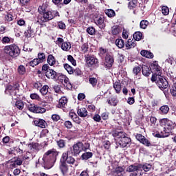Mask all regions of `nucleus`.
<instances>
[{
  "label": "nucleus",
  "instance_id": "1",
  "mask_svg": "<svg viewBox=\"0 0 176 176\" xmlns=\"http://www.w3.org/2000/svg\"><path fill=\"white\" fill-rule=\"evenodd\" d=\"M58 151L55 148H52L45 152L43 156L42 162L40 163L41 166L45 170H50L54 163L57 162V156H58Z\"/></svg>",
  "mask_w": 176,
  "mask_h": 176
},
{
  "label": "nucleus",
  "instance_id": "2",
  "mask_svg": "<svg viewBox=\"0 0 176 176\" xmlns=\"http://www.w3.org/2000/svg\"><path fill=\"white\" fill-rule=\"evenodd\" d=\"M112 135L116 138V144L118 147L127 148V146H130L131 139L127 137L126 133L115 131L112 133Z\"/></svg>",
  "mask_w": 176,
  "mask_h": 176
},
{
  "label": "nucleus",
  "instance_id": "3",
  "mask_svg": "<svg viewBox=\"0 0 176 176\" xmlns=\"http://www.w3.org/2000/svg\"><path fill=\"white\" fill-rule=\"evenodd\" d=\"M88 149H90V143L77 142L67 149V152L72 153V156H79L80 152H86Z\"/></svg>",
  "mask_w": 176,
  "mask_h": 176
},
{
  "label": "nucleus",
  "instance_id": "4",
  "mask_svg": "<svg viewBox=\"0 0 176 176\" xmlns=\"http://www.w3.org/2000/svg\"><path fill=\"white\" fill-rule=\"evenodd\" d=\"M3 52L5 54L10 57L11 58L16 59L20 53H21V50L20 47L16 44H10L4 47Z\"/></svg>",
  "mask_w": 176,
  "mask_h": 176
},
{
  "label": "nucleus",
  "instance_id": "5",
  "mask_svg": "<svg viewBox=\"0 0 176 176\" xmlns=\"http://www.w3.org/2000/svg\"><path fill=\"white\" fill-rule=\"evenodd\" d=\"M57 16L60 17V13L58 11L49 10L42 15H39L38 16L37 22L42 25L43 23H47L50 21V20H53V19H54V17H57Z\"/></svg>",
  "mask_w": 176,
  "mask_h": 176
},
{
  "label": "nucleus",
  "instance_id": "6",
  "mask_svg": "<svg viewBox=\"0 0 176 176\" xmlns=\"http://www.w3.org/2000/svg\"><path fill=\"white\" fill-rule=\"evenodd\" d=\"M85 61L86 66L90 71H94V69H97L100 67V60L94 55L88 54L85 56Z\"/></svg>",
  "mask_w": 176,
  "mask_h": 176
},
{
  "label": "nucleus",
  "instance_id": "7",
  "mask_svg": "<svg viewBox=\"0 0 176 176\" xmlns=\"http://www.w3.org/2000/svg\"><path fill=\"white\" fill-rule=\"evenodd\" d=\"M159 122L160 125L162 126V127H164V131H168L169 133H171V131L176 127L175 121L170 120L168 118L160 119Z\"/></svg>",
  "mask_w": 176,
  "mask_h": 176
},
{
  "label": "nucleus",
  "instance_id": "8",
  "mask_svg": "<svg viewBox=\"0 0 176 176\" xmlns=\"http://www.w3.org/2000/svg\"><path fill=\"white\" fill-rule=\"evenodd\" d=\"M8 164H10V168L13 170V168H16L17 166H21L23 164V160H21L19 157L14 156L10 160L7 162Z\"/></svg>",
  "mask_w": 176,
  "mask_h": 176
},
{
  "label": "nucleus",
  "instance_id": "9",
  "mask_svg": "<svg viewBox=\"0 0 176 176\" xmlns=\"http://www.w3.org/2000/svg\"><path fill=\"white\" fill-rule=\"evenodd\" d=\"M69 155H72V153H69L67 151L62 154L60 159H62L63 162H65L66 164L67 163V164H72L74 166V164L76 163V160L75 158H74V157L69 156Z\"/></svg>",
  "mask_w": 176,
  "mask_h": 176
},
{
  "label": "nucleus",
  "instance_id": "10",
  "mask_svg": "<svg viewBox=\"0 0 176 176\" xmlns=\"http://www.w3.org/2000/svg\"><path fill=\"white\" fill-rule=\"evenodd\" d=\"M27 107L30 112H33V113H45V112H46V109L36 104H30Z\"/></svg>",
  "mask_w": 176,
  "mask_h": 176
},
{
  "label": "nucleus",
  "instance_id": "11",
  "mask_svg": "<svg viewBox=\"0 0 176 176\" xmlns=\"http://www.w3.org/2000/svg\"><path fill=\"white\" fill-rule=\"evenodd\" d=\"M115 63V58L112 54H107L104 58V65L106 68L110 69L113 67V63Z\"/></svg>",
  "mask_w": 176,
  "mask_h": 176
},
{
  "label": "nucleus",
  "instance_id": "12",
  "mask_svg": "<svg viewBox=\"0 0 176 176\" xmlns=\"http://www.w3.org/2000/svg\"><path fill=\"white\" fill-rule=\"evenodd\" d=\"M19 87H20L19 83H15L13 85H8L6 88V93L10 94L12 96H16L17 93L16 90H19Z\"/></svg>",
  "mask_w": 176,
  "mask_h": 176
},
{
  "label": "nucleus",
  "instance_id": "13",
  "mask_svg": "<svg viewBox=\"0 0 176 176\" xmlns=\"http://www.w3.org/2000/svg\"><path fill=\"white\" fill-rule=\"evenodd\" d=\"M156 85L159 89L163 91V90L168 87V81H167L166 79L163 77H158Z\"/></svg>",
  "mask_w": 176,
  "mask_h": 176
},
{
  "label": "nucleus",
  "instance_id": "14",
  "mask_svg": "<svg viewBox=\"0 0 176 176\" xmlns=\"http://www.w3.org/2000/svg\"><path fill=\"white\" fill-rule=\"evenodd\" d=\"M105 17H104V15H98L97 16L95 17L94 19V23L96 25L99 27L101 30L105 28L106 25H105Z\"/></svg>",
  "mask_w": 176,
  "mask_h": 176
},
{
  "label": "nucleus",
  "instance_id": "15",
  "mask_svg": "<svg viewBox=\"0 0 176 176\" xmlns=\"http://www.w3.org/2000/svg\"><path fill=\"white\" fill-rule=\"evenodd\" d=\"M135 138L140 142V144H142L145 146H152V143H151V141L146 139L145 136L142 135V134L137 133Z\"/></svg>",
  "mask_w": 176,
  "mask_h": 176
},
{
  "label": "nucleus",
  "instance_id": "16",
  "mask_svg": "<svg viewBox=\"0 0 176 176\" xmlns=\"http://www.w3.org/2000/svg\"><path fill=\"white\" fill-rule=\"evenodd\" d=\"M45 76H47V79L57 80V79H60V73H57L54 70L50 69L45 72Z\"/></svg>",
  "mask_w": 176,
  "mask_h": 176
},
{
  "label": "nucleus",
  "instance_id": "17",
  "mask_svg": "<svg viewBox=\"0 0 176 176\" xmlns=\"http://www.w3.org/2000/svg\"><path fill=\"white\" fill-rule=\"evenodd\" d=\"M59 169L63 175L68 174V171H69V166L67 164V162L63 161L61 158L60 160Z\"/></svg>",
  "mask_w": 176,
  "mask_h": 176
},
{
  "label": "nucleus",
  "instance_id": "18",
  "mask_svg": "<svg viewBox=\"0 0 176 176\" xmlns=\"http://www.w3.org/2000/svg\"><path fill=\"white\" fill-rule=\"evenodd\" d=\"M33 123L35 126L41 129H46L47 127V122L43 119L37 118L33 121Z\"/></svg>",
  "mask_w": 176,
  "mask_h": 176
},
{
  "label": "nucleus",
  "instance_id": "19",
  "mask_svg": "<svg viewBox=\"0 0 176 176\" xmlns=\"http://www.w3.org/2000/svg\"><path fill=\"white\" fill-rule=\"evenodd\" d=\"M153 135H154V137H156V138H167V137H170V132L165 131L164 128V130L162 131H161L160 133H153Z\"/></svg>",
  "mask_w": 176,
  "mask_h": 176
},
{
  "label": "nucleus",
  "instance_id": "20",
  "mask_svg": "<svg viewBox=\"0 0 176 176\" xmlns=\"http://www.w3.org/2000/svg\"><path fill=\"white\" fill-rule=\"evenodd\" d=\"M23 35L26 39H29V38H34L35 36V32H34V29L29 26L28 30H25Z\"/></svg>",
  "mask_w": 176,
  "mask_h": 176
},
{
  "label": "nucleus",
  "instance_id": "21",
  "mask_svg": "<svg viewBox=\"0 0 176 176\" xmlns=\"http://www.w3.org/2000/svg\"><path fill=\"white\" fill-rule=\"evenodd\" d=\"M68 104V99L65 96L61 97V98L59 99L58 103L57 104L56 107L57 108H65V104Z\"/></svg>",
  "mask_w": 176,
  "mask_h": 176
},
{
  "label": "nucleus",
  "instance_id": "22",
  "mask_svg": "<svg viewBox=\"0 0 176 176\" xmlns=\"http://www.w3.org/2000/svg\"><path fill=\"white\" fill-rule=\"evenodd\" d=\"M69 117L71 118V119H72L74 123H76L77 124H80V123H82V120L80 119V118H79V116H78L77 114H76L75 112H70Z\"/></svg>",
  "mask_w": 176,
  "mask_h": 176
},
{
  "label": "nucleus",
  "instance_id": "23",
  "mask_svg": "<svg viewBox=\"0 0 176 176\" xmlns=\"http://www.w3.org/2000/svg\"><path fill=\"white\" fill-rule=\"evenodd\" d=\"M25 105H27V103L21 100H17L14 104V107L19 111H23Z\"/></svg>",
  "mask_w": 176,
  "mask_h": 176
},
{
  "label": "nucleus",
  "instance_id": "24",
  "mask_svg": "<svg viewBox=\"0 0 176 176\" xmlns=\"http://www.w3.org/2000/svg\"><path fill=\"white\" fill-rule=\"evenodd\" d=\"M135 46H137V43H135V40L131 38L128 39L125 43V47L127 50L134 48Z\"/></svg>",
  "mask_w": 176,
  "mask_h": 176
},
{
  "label": "nucleus",
  "instance_id": "25",
  "mask_svg": "<svg viewBox=\"0 0 176 176\" xmlns=\"http://www.w3.org/2000/svg\"><path fill=\"white\" fill-rule=\"evenodd\" d=\"M141 166H142V164H139L138 166L130 165L126 168V171H128L129 173H135V172L140 170V168H141Z\"/></svg>",
  "mask_w": 176,
  "mask_h": 176
},
{
  "label": "nucleus",
  "instance_id": "26",
  "mask_svg": "<svg viewBox=\"0 0 176 176\" xmlns=\"http://www.w3.org/2000/svg\"><path fill=\"white\" fill-rule=\"evenodd\" d=\"M108 52L109 50L107 48H104L102 47H99V50H98L99 57H101L102 58L107 57V54H110Z\"/></svg>",
  "mask_w": 176,
  "mask_h": 176
},
{
  "label": "nucleus",
  "instance_id": "27",
  "mask_svg": "<svg viewBox=\"0 0 176 176\" xmlns=\"http://www.w3.org/2000/svg\"><path fill=\"white\" fill-rule=\"evenodd\" d=\"M30 152H39V143H30L28 144Z\"/></svg>",
  "mask_w": 176,
  "mask_h": 176
},
{
  "label": "nucleus",
  "instance_id": "28",
  "mask_svg": "<svg viewBox=\"0 0 176 176\" xmlns=\"http://www.w3.org/2000/svg\"><path fill=\"white\" fill-rule=\"evenodd\" d=\"M49 10H50L47 4L45 3H43L42 6H40L38 8V12L39 14H41V16H42L43 14L46 13V12H48Z\"/></svg>",
  "mask_w": 176,
  "mask_h": 176
},
{
  "label": "nucleus",
  "instance_id": "29",
  "mask_svg": "<svg viewBox=\"0 0 176 176\" xmlns=\"http://www.w3.org/2000/svg\"><path fill=\"white\" fill-rule=\"evenodd\" d=\"M142 75H144V76H149V75H151V73L152 72V71L151 70V67L146 66V65H143L142 67Z\"/></svg>",
  "mask_w": 176,
  "mask_h": 176
},
{
  "label": "nucleus",
  "instance_id": "30",
  "mask_svg": "<svg viewBox=\"0 0 176 176\" xmlns=\"http://www.w3.org/2000/svg\"><path fill=\"white\" fill-rule=\"evenodd\" d=\"M77 113H78V116H80V118H86V116H87V113H88L87 109H86V108H85V107L78 109Z\"/></svg>",
  "mask_w": 176,
  "mask_h": 176
},
{
  "label": "nucleus",
  "instance_id": "31",
  "mask_svg": "<svg viewBox=\"0 0 176 176\" xmlns=\"http://www.w3.org/2000/svg\"><path fill=\"white\" fill-rule=\"evenodd\" d=\"M107 101L110 107H116L118 104H119V100H118V98L116 97H113L111 99L107 100Z\"/></svg>",
  "mask_w": 176,
  "mask_h": 176
},
{
  "label": "nucleus",
  "instance_id": "32",
  "mask_svg": "<svg viewBox=\"0 0 176 176\" xmlns=\"http://www.w3.org/2000/svg\"><path fill=\"white\" fill-rule=\"evenodd\" d=\"M170 111L168 105H163L160 108L159 113L160 115H167Z\"/></svg>",
  "mask_w": 176,
  "mask_h": 176
},
{
  "label": "nucleus",
  "instance_id": "33",
  "mask_svg": "<svg viewBox=\"0 0 176 176\" xmlns=\"http://www.w3.org/2000/svg\"><path fill=\"white\" fill-rule=\"evenodd\" d=\"M111 31L112 35H119V34L122 32V30L118 25H116L111 27Z\"/></svg>",
  "mask_w": 176,
  "mask_h": 176
},
{
  "label": "nucleus",
  "instance_id": "34",
  "mask_svg": "<svg viewBox=\"0 0 176 176\" xmlns=\"http://www.w3.org/2000/svg\"><path fill=\"white\" fill-rule=\"evenodd\" d=\"M47 62L51 67H53V65H56V58L52 55L50 54L47 56Z\"/></svg>",
  "mask_w": 176,
  "mask_h": 176
},
{
  "label": "nucleus",
  "instance_id": "35",
  "mask_svg": "<svg viewBox=\"0 0 176 176\" xmlns=\"http://www.w3.org/2000/svg\"><path fill=\"white\" fill-rule=\"evenodd\" d=\"M141 56L143 57H146V58H153V53L146 51V50H142L140 52Z\"/></svg>",
  "mask_w": 176,
  "mask_h": 176
},
{
  "label": "nucleus",
  "instance_id": "36",
  "mask_svg": "<svg viewBox=\"0 0 176 176\" xmlns=\"http://www.w3.org/2000/svg\"><path fill=\"white\" fill-rule=\"evenodd\" d=\"M113 87L116 90L117 94H119L122 91V84L120 82L116 81L113 83Z\"/></svg>",
  "mask_w": 176,
  "mask_h": 176
},
{
  "label": "nucleus",
  "instance_id": "37",
  "mask_svg": "<svg viewBox=\"0 0 176 176\" xmlns=\"http://www.w3.org/2000/svg\"><path fill=\"white\" fill-rule=\"evenodd\" d=\"M91 157H93L92 152H85L81 155L82 160H89V159H91Z\"/></svg>",
  "mask_w": 176,
  "mask_h": 176
},
{
  "label": "nucleus",
  "instance_id": "38",
  "mask_svg": "<svg viewBox=\"0 0 176 176\" xmlns=\"http://www.w3.org/2000/svg\"><path fill=\"white\" fill-rule=\"evenodd\" d=\"M137 3H138V0H131L129 2L128 8L130 9V10H134L135 8H137Z\"/></svg>",
  "mask_w": 176,
  "mask_h": 176
},
{
  "label": "nucleus",
  "instance_id": "39",
  "mask_svg": "<svg viewBox=\"0 0 176 176\" xmlns=\"http://www.w3.org/2000/svg\"><path fill=\"white\" fill-rule=\"evenodd\" d=\"M124 171V168L122 166H118L115 168L113 170V174L118 176H123V174H122Z\"/></svg>",
  "mask_w": 176,
  "mask_h": 176
},
{
  "label": "nucleus",
  "instance_id": "40",
  "mask_svg": "<svg viewBox=\"0 0 176 176\" xmlns=\"http://www.w3.org/2000/svg\"><path fill=\"white\" fill-rule=\"evenodd\" d=\"M14 39L9 36H4L1 39V43L3 45H8L9 43H13Z\"/></svg>",
  "mask_w": 176,
  "mask_h": 176
},
{
  "label": "nucleus",
  "instance_id": "41",
  "mask_svg": "<svg viewBox=\"0 0 176 176\" xmlns=\"http://www.w3.org/2000/svg\"><path fill=\"white\" fill-rule=\"evenodd\" d=\"M149 67L151 72H156L157 70H159L161 68L160 66H159V64L156 62L151 63Z\"/></svg>",
  "mask_w": 176,
  "mask_h": 176
},
{
  "label": "nucleus",
  "instance_id": "42",
  "mask_svg": "<svg viewBox=\"0 0 176 176\" xmlns=\"http://www.w3.org/2000/svg\"><path fill=\"white\" fill-rule=\"evenodd\" d=\"M35 155L32 151L26 152L25 155L23 157V160H30V159H34Z\"/></svg>",
  "mask_w": 176,
  "mask_h": 176
},
{
  "label": "nucleus",
  "instance_id": "43",
  "mask_svg": "<svg viewBox=\"0 0 176 176\" xmlns=\"http://www.w3.org/2000/svg\"><path fill=\"white\" fill-rule=\"evenodd\" d=\"M116 45L119 49H123L124 47V41L122 38H117L116 40Z\"/></svg>",
  "mask_w": 176,
  "mask_h": 176
},
{
  "label": "nucleus",
  "instance_id": "44",
  "mask_svg": "<svg viewBox=\"0 0 176 176\" xmlns=\"http://www.w3.org/2000/svg\"><path fill=\"white\" fill-rule=\"evenodd\" d=\"M104 13L110 18L115 17L116 16V12H115V10L112 9L105 10Z\"/></svg>",
  "mask_w": 176,
  "mask_h": 176
},
{
  "label": "nucleus",
  "instance_id": "45",
  "mask_svg": "<svg viewBox=\"0 0 176 176\" xmlns=\"http://www.w3.org/2000/svg\"><path fill=\"white\" fill-rule=\"evenodd\" d=\"M64 68L68 72L69 75H74V67L69 65L68 63L64 64Z\"/></svg>",
  "mask_w": 176,
  "mask_h": 176
},
{
  "label": "nucleus",
  "instance_id": "46",
  "mask_svg": "<svg viewBox=\"0 0 176 176\" xmlns=\"http://www.w3.org/2000/svg\"><path fill=\"white\" fill-rule=\"evenodd\" d=\"M13 14L10 12H8L6 15H4V21L6 23H10V21H13Z\"/></svg>",
  "mask_w": 176,
  "mask_h": 176
},
{
  "label": "nucleus",
  "instance_id": "47",
  "mask_svg": "<svg viewBox=\"0 0 176 176\" xmlns=\"http://www.w3.org/2000/svg\"><path fill=\"white\" fill-rule=\"evenodd\" d=\"M133 36L135 42V41L138 42L142 39V33L141 32H136L133 34Z\"/></svg>",
  "mask_w": 176,
  "mask_h": 176
},
{
  "label": "nucleus",
  "instance_id": "48",
  "mask_svg": "<svg viewBox=\"0 0 176 176\" xmlns=\"http://www.w3.org/2000/svg\"><path fill=\"white\" fill-rule=\"evenodd\" d=\"M61 49L64 52H68V50H69V49H71V43H67V42H63L61 44Z\"/></svg>",
  "mask_w": 176,
  "mask_h": 176
},
{
  "label": "nucleus",
  "instance_id": "49",
  "mask_svg": "<svg viewBox=\"0 0 176 176\" xmlns=\"http://www.w3.org/2000/svg\"><path fill=\"white\" fill-rule=\"evenodd\" d=\"M67 142L65 140L63 139H60L59 140L56 141V144L60 148V149H63V148H65Z\"/></svg>",
  "mask_w": 176,
  "mask_h": 176
},
{
  "label": "nucleus",
  "instance_id": "50",
  "mask_svg": "<svg viewBox=\"0 0 176 176\" xmlns=\"http://www.w3.org/2000/svg\"><path fill=\"white\" fill-rule=\"evenodd\" d=\"M37 59L42 64V63H43L44 61H46V54L43 52H39L38 54Z\"/></svg>",
  "mask_w": 176,
  "mask_h": 176
},
{
  "label": "nucleus",
  "instance_id": "51",
  "mask_svg": "<svg viewBox=\"0 0 176 176\" xmlns=\"http://www.w3.org/2000/svg\"><path fill=\"white\" fill-rule=\"evenodd\" d=\"M39 64H41V63H40L39 60L37 58L29 62L30 67H32L33 68L36 67V65H39Z\"/></svg>",
  "mask_w": 176,
  "mask_h": 176
},
{
  "label": "nucleus",
  "instance_id": "52",
  "mask_svg": "<svg viewBox=\"0 0 176 176\" xmlns=\"http://www.w3.org/2000/svg\"><path fill=\"white\" fill-rule=\"evenodd\" d=\"M17 72L19 75H25V72H27V70L24 65H21L18 67Z\"/></svg>",
  "mask_w": 176,
  "mask_h": 176
},
{
  "label": "nucleus",
  "instance_id": "53",
  "mask_svg": "<svg viewBox=\"0 0 176 176\" xmlns=\"http://www.w3.org/2000/svg\"><path fill=\"white\" fill-rule=\"evenodd\" d=\"M80 52L83 53V54H86L87 52H89V44L87 43H84L80 47Z\"/></svg>",
  "mask_w": 176,
  "mask_h": 176
},
{
  "label": "nucleus",
  "instance_id": "54",
  "mask_svg": "<svg viewBox=\"0 0 176 176\" xmlns=\"http://www.w3.org/2000/svg\"><path fill=\"white\" fill-rule=\"evenodd\" d=\"M149 25V21L146 20H142L140 23V28L142 30H146V28Z\"/></svg>",
  "mask_w": 176,
  "mask_h": 176
},
{
  "label": "nucleus",
  "instance_id": "55",
  "mask_svg": "<svg viewBox=\"0 0 176 176\" xmlns=\"http://www.w3.org/2000/svg\"><path fill=\"white\" fill-rule=\"evenodd\" d=\"M49 92V86L48 85H44L42 88H40V93L43 94V96H46L47 93Z\"/></svg>",
  "mask_w": 176,
  "mask_h": 176
},
{
  "label": "nucleus",
  "instance_id": "56",
  "mask_svg": "<svg viewBox=\"0 0 176 176\" xmlns=\"http://www.w3.org/2000/svg\"><path fill=\"white\" fill-rule=\"evenodd\" d=\"M141 168L145 171V173H148V171H151L152 170V165L149 164H144L141 166Z\"/></svg>",
  "mask_w": 176,
  "mask_h": 176
},
{
  "label": "nucleus",
  "instance_id": "57",
  "mask_svg": "<svg viewBox=\"0 0 176 176\" xmlns=\"http://www.w3.org/2000/svg\"><path fill=\"white\" fill-rule=\"evenodd\" d=\"M89 82L93 87H96V86H97V83L98 82V80H97V78L94 77H90L89 78Z\"/></svg>",
  "mask_w": 176,
  "mask_h": 176
},
{
  "label": "nucleus",
  "instance_id": "58",
  "mask_svg": "<svg viewBox=\"0 0 176 176\" xmlns=\"http://www.w3.org/2000/svg\"><path fill=\"white\" fill-rule=\"evenodd\" d=\"M87 34L89 35H95L96 34V28L93 26L88 27L86 30Z\"/></svg>",
  "mask_w": 176,
  "mask_h": 176
},
{
  "label": "nucleus",
  "instance_id": "59",
  "mask_svg": "<svg viewBox=\"0 0 176 176\" xmlns=\"http://www.w3.org/2000/svg\"><path fill=\"white\" fill-rule=\"evenodd\" d=\"M67 60L68 61H69V63H71V64H72V65H74V67H76V60L74 58V56H72V55H68Z\"/></svg>",
  "mask_w": 176,
  "mask_h": 176
},
{
  "label": "nucleus",
  "instance_id": "60",
  "mask_svg": "<svg viewBox=\"0 0 176 176\" xmlns=\"http://www.w3.org/2000/svg\"><path fill=\"white\" fill-rule=\"evenodd\" d=\"M162 12L164 16H168V13H170V9H168V7L163 6L162 8Z\"/></svg>",
  "mask_w": 176,
  "mask_h": 176
},
{
  "label": "nucleus",
  "instance_id": "61",
  "mask_svg": "<svg viewBox=\"0 0 176 176\" xmlns=\"http://www.w3.org/2000/svg\"><path fill=\"white\" fill-rule=\"evenodd\" d=\"M74 74L75 75V76H82V70H80V69L79 67H76V69H74L73 70Z\"/></svg>",
  "mask_w": 176,
  "mask_h": 176
},
{
  "label": "nucleus",
  "instance_id": "62",
  "mask_svg": "<svg viewBox=\"0 0 176 176\" xmlns=\"http://www.w3.org/2000/svg\"><path fill=\"white\" fill-rule=\"evenodd\" d=\"M94 35L96 39L100 40L101 39V38H102V36L104 35V32L102 30H99L98 32H96Z\"/></svg>",
  "mask_w": 176,
  "mask_h": 176
},
{
  "label": "nucleus",
  "instance_id": "63",
  "mask_svg": "<svg viewBox=\"0 0 176 176\" xmlns=\"http://www.w3.org/2000/svg\"><path fill=\"white\" fill-rule=\"evenodd\" d=\"M133 74L135 76L138 75V74H141V67L140 66H135L133 67Z\"/></svg>",
  "mask_w": 176,
  "mask_h": 176
},
{
  "label": "nucleus",
  "instance_id": "64",
  "mask_svg": "<svg viewBox=\"0 0 176 176\" xmlns=\"http://www.w3.org/2000/svg\"><path fill=\"white\" fill-rule=\"evenodd\" d=\"M64 126L65 127H66V129H72V127L74 126V125L72 124V122L69 120H67L64 122Z\"/></svg>",
  "mask_w": 176,
  "mask_h": 176
}]
</instances>
